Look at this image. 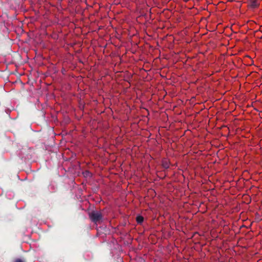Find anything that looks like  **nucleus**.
Returning a JSON list of instances; mask_svg holds the SVG:
<instances>
[{"label":"nucleus","instance_id":"7ed1b4c3","mask_svg":"<svg viewBox=\"0 0 262 262\" xmlns=\"http://www.w3.org/2000/svg\"><path fill=\"white\" fill-rule=\"evenodd\" d=\"M249 5L251 8H256L259 6L258 0H250L249 2Z\"/></svg>","mask_w":262,"mask_h":262},{"label":"nucleus","instance_id":"39448f33","mask_svg":"<svg viewBox=\"0 0 262 262\" xmlns=\"http://www.w3.org/2000/svg\"><path fill=\"white\" fill-rule=\"evenodd\" d=\"M15 262H24V261L19 258H17L15 260Z\"/></svg>","mask_w":262,"mask_h":262},{"label":"nucleus","instance_id":"f03ea898","mask_svg":"<svg viewBox=\"0 0 262 262\" xmlns=\"http://www.w3.org/2000/svg\"><path fill=\"white\" fill-rule=\"evenodd\" d=\"M170 160L167 158H163L161 161V164L163 168L167 169L170 166Z\"/></svg>","mask_w":262,"mask_h":262},{"label":"nucleus","instance_id":"20e7f679","mask_svg":"<svg viewBox=\"0 0 262 262\" xmlns=\"http://www.w3.org/2000/svg\"><path fill=\"white\" fill-rule=\"evenodd\" d=\"M136 222L139 224H141L144 221V217L142 215H138L136 218Z\"/></svg>","mask_w":262,"mask_h":262},{"label":"nucleus","instance_id":"f257e3e1","mask_svg":"<svg viewBox=\"0 0 262 262\" xmlns=\"http://www.w3.org/2000/svg\"><path fill=\"white\" fill-rule=\"evenodd\" d=\"M91 220L97 225L102 222L103 214L100 211H92L89 213Z\"/></svg>","mask_w":262,"mask_h":262}]
</instances>
